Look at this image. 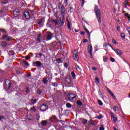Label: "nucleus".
Masks as SVG:
<instances>
[{"label":"nucleus","mask_w":130,"mask_h":130,"mask_svg":"<svg viewBox=\"0 0 130 130\" xmlns=\"http://www.w3.org/2000/svg\"><path fill=\"white\" fill-rule=\"evenodd\" d=\"M64 15H66V7H64V5L62 4L61 6V16L62 17V20L61 18H59V24L60 26H63L64 25Z\"/></svg>","instance_id":"obj_1"},{"label":"nucleus","mask_w":130,"mask_h":130,"mask_svg":"<svg viewBox=\"0 0 130 130\" xmlns=\"http://www.w3.org/2000/svg\"><path fill=\"white\" fill-rule=\"evenodd\" d=\"M94 11L98 22L99 24H101V11L100 9H98L97 5L94 6Z\"/></svg>","instance_id":"obj_2"},{"label":"nucleus","mask_w":130,"mask_h":130,"mask_svg":"<svg viewBox=\"0 0 130 130\" xmlns=\"http://www.w3.org/2000/svg\"><path fill=\"white\" fill-rule=\"evenodd\" d=\"M12 84H13L12 81H10V80H7L5 81L4 87L6 88V90H10V88H11Z\"/></svg>","instance_id":"obj_3"},{"label":"nucleus","mask_w":130,"mask_h":130,"mask_svg":"<svg viewBox=\"0 0 130 130\" xmlns=\"http://www.w3.org/2000/svg\"><path fill=\"white\" fill-rule=\"evenodd\" d=\"M48 109V106L46 104H43L41 105L40 110L41 112L46 111Z\"/></svg>","instance_id":"obj_4"},{"label":"nucleus","mask_w":130,"mask_h":130,"mask_svg":"<svg viewBox=\"0 0 130 130\" xmlns=\"http://www.w3.org/2000/svg\"><path fill=\"white\" fill-rule=\"evenodd\" d=\"M110 114H111V118L113 120V122L114 123H115L117 121V117L112 112H110Z\"/></svg>","instance_id":"obj_5"},{"label":"nucleus","mask_w":130,"mask_h":130,"mask_svg":"<svg viewBox=\"0 0 130 130\" xmlns=\"http://www.w3.org/2000/svg\"><path fill=\"white\" fill-rule=\"evenodd\" d=\"M23 17L25 18V19H26V20H31V19H32L30 18V13H29V12L28 11H25L23 13Z\"/></svg>","instance_id":"obj_6"},{"label":"nucleus","mask_w":130,"mask_h":130,"mask_svg":"<svg viewBox=\"0 0 130 130\" xmlns=\"http://www.w3.org/2000/svg\"><path fill=\"white\" fill-rule=\"evenodd\" d=\"M88 50L90 54V58H93V47L91 45L88 46Z\"/></svg>","instance_id":"obj_7"},{"label":"nucleus","mask_w":130,"mask_h":130,"mask_svg":"<svg viewBox=\"0 0 130 130\" xmlns=\"http://www.w3.org/2000/svg\"><path fill=\"white\" fill-rule=\"evenodd\" d=\"M34 67H36L37 68H41V66H42V63L40 61H37L33 62Z\"/></svg>","instance_id":"obj_8"},{"label":"nucleus","mask_w":130,"mask_h":130,"mask_svg":"<svg viewBox=\"0 0 130 130\" xmlns=\"http://www.w3.org/2000/svg\"><path fill=\"white\" fill-rule=\"evenodd\" d=\"M19 15H20V10L18 9H15L13 11V15L15 17H19Z\"/></svg>","instance_id":"obj_9"},{"label":"nucleus","mask_w":130,"mask_h":130,"mask_svg":"<svg viewBox=\"0 0 130 130\" xmlns=\"http://www.w3.org/2000/svg\"><path fill=\"white\" fill-rule=\"evenodd\" d=\"M73 58L75 61H79V52H77L75 54H74Z\"/></svg>","instance_id":"obj_10"},{"label":"nucleus","mask_w":130,"mask_h":130,"mask_svg":"<svg viewBox=\"0 0 130 130\" xmlns=\"http://www.w3.org/2000/svg\"><path fill=\"white\" fill-rule=\"evenodd\" d=\"M66 21L67 22L68 29L70 30V31H72V28H71V25H72V23L70 22V21L69 20V18H68V17H66Z\"/></svg>","instance_id":"obj_11"},{"label":"nucleus","mask_w":130,"mask_h":130,"mask_svg":"<svg viewBox=\"0 0 130 130\" xmlns=\"http://www.w3.org/2000/svg\"><path fill=\"white\" fill-rule=\"evenodd\" d=\"M67 97H68V99H69L71 101L74 100V99H75V98H76V96H75V95H74V94H73V93H70V94H68L67 95Z\"/></svg>","instance_id":"obj_12"},{"label":"nucleus","mask_w":130,"mask_h":130,"mask_svg":"<svg viewBox=\"0 0 130 130\" xmlns=\"http://www.w3.org/2000/svg\"><path fill=\"white\" fill-rule=\"evenodd\" d=\"M54 120H56V116H52L49 118L48 121L50 122V123H51V122L54 121Z\"/></svg>","instance_id":"obj_13"},{"label":"nucleus","mask_w":130,"mask_h":130,"mask_svg":"<svg viewBox=\"0 0 130 130\" xmlns=\"http://www.w3.org/2000/svg\"><path fill=\"white\" fill-rule=\"evenodd\" d=\"M69 7H70V13H73L74 12V5L72 4H69Z\"/></svg>","instance_id":"obj_14"},{"label":"nucleus","mask_w":130,"mask_h":130,"mask_svg":"<svg viewBox=\"0 0 130 130\" xmlns=\"http://www.w3.org/2000/svg\"><path fill=\"white\" fill-rule=\"evenodd\" d=\"M116 53L118 55H122V54H123V52H122V51H121L120 49H117Z\"/></svg>","instance_id":"obj_15"},{"label":"nucleus","mask_w":130,"mask_h":130,"mask_svg":"<svg viewBox=\"0 0 130 130\" xmlns=\"http://www.w3.org/2000/svg\"><path fill=\"white\" fill-rule=\"evenodd\" d=\"M44 22H45L44 19L42 18V19L38 20V25H41V24H43V23H44Z\"/></svg>","instance_id":"obj_16"},{"label":"nucleus","mask_w":130,"mask_h":130,"mask_svg":"<svg viewBox=\"0 0 130 130\" xmlns=\"http://www.w3.org/2000/svg\"><path fill=\"white\" fill-rule=\"evenodd\" d=\"M36 93L38 95H41V93H42V90L40 88H38Z\"/></svg>","instance_id":"obj_17"},{"label":"nucleus","mask_w":130,"mask_h":130,"mask_svg":"<svg viewBox=\"0 0 130 130\" xmlns=\"http://www.w3.org/2000/svg\"><path fill=\"white\" fill-rule=\"evenodd\" d=\"M84 30L86 32V33H87V34L89 35V38H90L91 36V34H90V31H89V30L87 29V27H86V26H84Z\"/></svg>","instance_id":"obj_18"},{"label":"nucleus","mask_w":130,"mask_h":130,"mask_svg":"<svg viewBox=\"0 0 130 130\" xmlns=\"http://www.w3.org/2000/svg\"><path fill=\"white\" fill-rule=\"evenodd\" d=\"M43 82L45 85H46L47 83H48V80H47V77H44V79H43Z\"/></svg>","instance_id":"obj_19"},{"label":"nucleus","mask_w":130,"mask_h":130,"mask_svg":"<svg viewBox=\"0 0 130 130\" xmlns=\"http://www.w3.org/2000/svg\"><path fill=\"white\" fill-rule=\"evenodd\" d=\"M62 58H57L56 59V62H57V63H62Z\"/></svg>","instance_id":"obj_20"},{"label":"nucleus","mask_w":130,"mask_h":130,"mask_svg":"<svg viewBox=\"0 0 130 130\" xmlns=\"http://www.w3.org/2000/svg\"><path fill=\"white\" fill-rule=\"evenodd\" d=\"M41 37V34H39L38 35L37 39H36L37 41H39V43H40L41 42V41H40V38Z\"/></svg>","instance_id":"obj_21"},{"label":"nucleus","mask_w":130,"mask_h":130,"mask_svg":"<svg viewBox=\"0 0 130 130\" xmlns=\"http://www.w3.org/2000/svg\"><path fill=\"white\" fill-rule=\"evenodd\" d=\"M9 3V1L8 0H2L1 1V4L2 5H7Z\"/></svg>","instance_id":"obj_22"},{"label":"nucleus","mask_w":130,"mask_h":130,"mask_svg":"<svg viewBox=\"0 0 130 130\" xmlns=\"http://www.w3.org/2000/svg\"><path fill=\"white\" fill-rule=\"evenodd\" d=\"M76 103L78 106H82V105H83V103H82V102L80 100L77 101Z\"/></svg>","instance_id":"obj_23"},{"label":"nucleus","mask_w":130,"mask_h":130,"mask_svg":"<svg viewBox=\"0 0 130 130\" xmlns=\"http://www.w3.org/2000/svg\"><path fill=\"white\" fill-rule=\"evenodd\" d=\"M52 38V36H51V34H48L47 35V39L48 40H51Z\"/></svg>","instance_id":"obj_24"},{"label":"nucleus","mask_w":130,"mask_h":130,"mask_svg":"<svg viewBox=\"0 0 130 130\" xmlns=\"http://www.w3.org/2000/svg\"><path fill=\"white\" fill-rule=\"evenodd\" d=\"M22 62L25 65L27 66V67H29L30 66V64L28 62V61L25 60H22Z\"/></svg>","instance_id":"obj_25"},{"label":"nucleus","mask_w":130,"mask_h":130,"mask_svg":"<svg viewBox=\"0 0 130 130\" xmlns=\"http://www.w3.org/2000/svg\"><path fill=\"white\" fill-rule=\"evenodd\" d=\"M82 122L83 124H87V122H88V120L86 119H82Z\"/></svg>","instance_id":"obj_26"},{"label":"nucleus","mask_w":130,"mask_h":130,"mask_svg":"<svg viewBox=\"0 0 130 130\" xmlns=\"http://www.w3.org/2000/svg\"><path fill=\"white\" fill-rule=\"evenodd\" d=\"M42 125H44V126H46V125H47V122L46 121V120H43L42 121Z\"/></svg>","instance_id":"obj_27"},{"label":"nucleus","mask_w":130,"mask_h":130,"mask_svg":"<svg viewBox=\"0 0 130 130\" xmlns=\"http://www.w3.org/2000/svg\"><path fill=\"white\" fill-rule=\"evenodd\" d=\"M7 38H8V35L7 34L5 35H4L2 36V39H3L4 40H7Z\"/></svg>","instance_id":"obj_28"},{"label":"nucleus","mask_w":130,"mask_h":130,"mask_svg":"<svg viewBox=\"0 0 130 130\" xmlns=\"http://www.w3.org/2000/svg\"><path fill=\"white\" fill-rule=\"evenodd\" d=\"M128 3V1L127 0H126L124 2V8H126L127 7V4Z\"/></svg>","instance_id":"obj_29"},{"label":"nucleus","mask_w":130,"mask_h":130,"mask_svg":"<svg viewBox=\"0 0 130 130\" xmlns=\"http://www.w3.org/2000/svg\"><path fill=\"white\" fill-rule=\"evenodd\" d=\"M0 32H2L4 34H7V30L5 29L0 28Z\"/></svg>","instance_id":"obj_30"},{"label":"nucleus","mask_w":130,"mask_h":130,"mask_svg":"<svg viewBox=\"0 0 130 130\" xmlns=\"http://www.w3.org/2000/svg\"><path fill=\"white\" fill-rule=\"evenodd\" d=\"M107 60H108V57L107 56H104L103 57V61L104 62H107Z\"/></svg>","instance_id":"obj_31"},{"label":"nucleus","mask_w":130,"mask_h":130,"mask_svg":"<svg viewBox=\"0 0 130 130\" xmlns=\"http://www.w3.org/2000/svg\"><path fill=\"white\" fill-rule=\"evenodd\" d=\"M2 47H6L7 46V42H2Z\"/></svg>","instance_id":"obj_32"},{"label":"nucleus","mask_w":130,"mask_h":130,"mask_svg":"<svg viewBox=\"0 0 130 130\" xmlns=\"http://www.w3.org/2000/svg\"><path fill=\"white\" fill-rule=\"evenodd\" d=\"M71 76H72L73 79L76 78V74H75V72L73 71L71 72Z\"/></svg>","instance_id":"obj_33"},{"label":"nucleus","mask_w":130,"mask_h":130,"mask_svg":"<svg viewBox=\"0 0 130 130\" xmlns=\"http://www.w3.org/2000/svg\"><path fill=\"white\" fill-rule=\"evenodd\" d=\"M66 107L67 108H71L72 107V104H71V103H67L66 104Z\"/></svg>","instance_id":"obj_34"},{"label":"nucleus","mask_w":130,"mask_h":130,"mask_svg":"<svg viewBox=\"0 0 130 130\" xmlns=\"http://www.w3.org/2000/svg\"><path fill=\"white\" fill-rule=\"evenodd\" d=\"M121 37H122V39H125V34L124 32L121 33Z\"/></svg>","instance_id":"obj_35"},{"label":"nucleus","mask_w":130,"mask_h":130,"mask_svg":"<svg viewBox=\"0 0 130 130\" xmlns=\"http://www.w3.org/2000/svg\"><path fill=\"white\" fill-rule=\"evenodd\" d=\"M110 95H112V97L113 98V99H114L115 100H116V97H115V95H114V93H113V92H111L110 93Z\"/></svg>","instance_id":"obj_36"},{"label":"nucleus","mask_w":130,"mask_h":130,"mask_svg":"<svg viewBox=\"0 0 130 130\" xmlns=\"http://www.w3.org/2000/svg\"><path fill=\"white\" fill-rule=\"evenodd\" d=\"M88 122L90 124H92V125H94V120H92V119H90Z\"/></svg>","instance_id":"obj_37"},{"label":"nucleus","mask_w":130,"mask_h":130,"mask_svg":"<svg viewBox=\"0 0 130 130\" xmlns=\"http://www.w3.org/2000/svg\"><path fill=\"white\" fill-rule=\"evenodd\" d=\"M52 20V22L53 23H55V25H57V24H58V22H57V20L55 19V20H53V19H51Z\"/></svg>","instance_id":"obj_38"},{"label":"nucleus","mask_w":130,"mask_h":130,"mask_svg":"<svg viewBox=\"0 0 130 130\" xmlns=\"http://www.w3.org/2000/svg\"><path fill=\"white\" fill-rule=\"evenodd\" d=\"M98 104L100 105V106H102L103 105V103H102V101L101 100H99L98 101Z\"/></svg>","instance_id":"obj_39"},{"label":"nucleus","mask_w":130,"mask_h":130,"mask_svg":"<svg viewBox=\"0 0 130 130\" xmlns=\"http://www.w3.org/2000/svg\"><path fill=\"white\" fill-rule=\"evenodd\" d=\"M99 81H100V80L99 79V78L96 77L95 79V82L99 84V83H100Z\"/></svg>","instance_id":"obj_40"},{"label":"nucleus","mask_w":130,"mask_h":130,"mask_svg":"<svg viewBox=\"0 0 130 130\" xmlns=\"http://www.w3.org/2000/svg\"><path fill=\"white\" fill-rule=\"evenodd\" d=\"M67 80H68V81H69V82H68ZM67 80L66 81V83H67V84L68 85H70V84H71V82L72 81V79H71L70 78H68V79H67Z\"/></svg>","instance_id":"obj_41"},{"label":"nucleus","mask_w":130,"mask_h":130,"mask_svg":"<svg viewBox=\"0 0 130 130\" xmlns=\"http://www.w3.org/2000/svg\"><path fill=\"white\" fill-rule=\"evenodd\" d=\"M61 5V3L60 2L58 4V8L59 10H60V12H61V7L60 8V6Z\"/></svg>","instance_id":"obj_42"},{"label":"nucleus","mask_w":130,"mask_h":130,"mask_svg":"<svg viewBox=\"0 0 130 130\" xmlns=\"http://www.w3.org/2000/svg\"><path fill=\"white\" fill-rule=\"evenodd\" d=\"M113 109L115 110V111H117L118 110V107H117V106L113 107Z\"/></svg>","instance_id":"obj_43"},{"label":"nucleus","mask_w":130,"mask_h":130,"mask_svg":"<svg viewBox=\"0 0 130 130\" xmlns=\"http://www.w3.org/2000/svg\"><path fill=\"white\" fill-rule=\"evenodd\" d=\"M96 118L98 119H101V118H103V116L102 115L97 116Z\"/></svg>","instance_id":"obj_44"},{"label":"nucleus","mask_w":130,"mask_h":130,"mask_svg":"<svg viewBox=\"0 0 130 130\" xmlns=\"http://www.w3.org/2000/svg\"><path fill=\"white\" fill-rule=\"evenodd\" d=\"M12 39H13V38L11 37L7 38L6 39V41H11Z\"/></svg>","instance_id":"obj_45"},{"label":"nucleus","mask_w":130,"mask_h":130,"mask_svg":"<svg viewBox=\"0 0 130 130\" xmlns=\"http://www.w3.org/2000/svg\"><path fill=\"white\" fill-rule=\"evenodd\" d=\"M31 101L34 102H31L32 104H35L37 102V99L31 100Z\"/></svg>","instance_id":"obj_46"},{"label":"nucleus","mask_w":130,"mask_h":130,"mask_svg":"<svg viewBox=\"0 0 130 130\" xmlns=\"http://www.w3.org/2000/svg\"><path fill=\"white\" fill-rule=\"evenodd\" d=\"M31 110H32L33 111H34V112H36V108H35V107H32L31 108H30Z\"/></svg>","instance_id":"obj_47"},{"label":"nucleus","mask_w":130,"mask_h":130,"mask_svg":"<svg viewBox=\"0 0 130 130\" xmlns=\"http://www.w3.org/2000/svg\"><path fill=\"white\" fill-rule=\"evenodd\" d=\"M52 85H53L54 87H57V86H58V84H57V83L54 82V83H52Z\"/></svg>","instance_id":"obj_48"},{"label":"nucleus","mask_w":130,"mask_h":130,"mask_svg":"<svg viewBox=\"0 0 130 130\" xmlns=\"http://www.w3.org/2000/svg\"><path fill=\"white\" fill-rule=\"evenodd\" d=\"M112 41L113 44H117L116 41H115V40H114V39H112Z\"/></svg>","instance_id":"obj_49"},{"label":"nucleus","mask_w":130,"mask_h":130,"mask_svg":"<svg viewBox=\"0 0 130 130\" xmlns=\"http://www.w3.org/2000/svg\"><path fill=\"white\" fill-rule=\"evenodd\" d=\"M105 129V128H104V126L103 125H102L100 127V130H104Z\"/></svg>","instance_id":"obj_50"},{"label":"nucleus","mask_w":130,"mask_h":130,"mask_svg":"<svg viewBox=\"0 0 130 130\" xmlns=\"http://www.w3.org/2000/svg\"><path fill=\"white\" fill-rule=\"evenodd\" d=\"M110 60L112 61V62H114V61H115V59H114L113 57H111Z\"/></svg>","instance_id":"obj_51"},{"label":"nucleus","mask_w":130,"mask_h":130,"mask_svg":"<svg viewBox=\"0 0 130 130\" xmlns=\"http://www.w3.org/2000/svg\"><path fill=\"white\" fill-rule=\"evenodd\" d=\"M16 74H17V75H20V74H23V72H21L20 71H16Z\"/></svg>","instance_id":"obj_52"},{"label":"nucleus","mask_w":130,"mask_h":130,"mask_svg":"<svg viewBox=\"0 0 130 130\" xmlns=\"http://www.w3.org/2000/svg\"><path fill=\"white\" fill-rule=\"evenodd\" d=\"M69 113H70V111L69 110H67L65 111V114H66L67 115H68Z\"/></svg>","instance_id":"obj_53"},{"label":"nucleus","mask_w":130,"mask_h":130,"mask_svg":"<svg viewBox=\"0 0 130 130\" xmlns=\"http://www.w3.org/2000/svg\"><path fill=\"white\" fill-rule=\"evenodd\" d=\"M87 42H88V40H87L86 39H84L83 43H87Z\"/></svg>","instance_id":"obj_54"},{"label":"nucleus","mask_w":130,"mask_h":130,"mask_svg":"<svg viewBox=\"0 0 130 130\" xmlns=\"http://www.w3.org/2000/svg\"><path fill=\"white\" fill-rule=\"evenodd\" d=\"M107 45H108V43H105L103 44V47H105L106 46H107Z\"/></svg>","instance_id":"obj_55"},{"label":"nucleus","mask_w":130,"mask_h":130,"mask_svg":"<svg viewBox=\"0 0 130 130\" xmlns=\"http://www.w3.org/2000/svg\"><path fill=\"white\" fill-rule=\"evenodd\" d=\"M81 6L83 7L84 6V4H85V0H82Z\"/></svg>","instance_id":"obj_56"},{"label":"nucleus","mask_w":130,"mask_h":130,"mask_svg":"<svg viewBox=\"0 0 130 130\" xmlns=\"http://www.w3.org/2000/svg\"><path fill=\"white\" fill-rule=\"evenodd\" d=\"M117 30L118 31H120V26H119V25H118V26H117Z\"/></svg>","instance_id":"obj_57"},{"label":"nucleus","mask_w":130,"mask_h":130,"mask_svg":"<svg viewBox=\"0 0 130 130\" xmlns=\"http://www.w3.org/2000/svg\"><path fill=\"white\" fill-rule=\"evenodd\" d=\"M2 119H5V116H0V120H2Z\"/></svg>","instance_id":"obj_58"},{"label":"nucleus","mask_w":130,"mask_h":130,"mask_svg":"<svg viewBox=\"0 0 130 130\" xmlns=\"http://www.w3.org/2000/svg\"><path fill=\"white\" fill-rule=\"evenodd\" d=\"M30 58V57L28 55L25 56V59L26 60H28V59H29Z\"/></svg>","instance_id":"obj_59"},{"label":"nucleus","mask_w":130,"mask_h":130,"mask_svg":"<svg viewBox=\"0 0 130 130\" xmlns=\"http://www.w3.org/2000/svg\"><path fill=\"white\" fill-rule=\"evenodd\" d=\"M107 90L108 92H109V93H111V92H112V91H111V90H110V89L109 88H108V87L107 88Z\"/></svg>","instance_id":"obj_60"},{"label":"nucleus","mask_w":130,"mask_h":130,"mask_svg":"<svg viewBox=\"0 0 130 130\" xmlns=\"http://www.w3.org/2000/svg\"><path fill=\"white\" fill-rule=\"evenodd\" d=\"M38 54L39 55H40V57L43 56V54L42 53H39Z\"/></svg>","instance_id":"obj_61"},{"label":"nucleus","mask_w":130,"mask_h":130,"mask_svg":"<svg viewBox=\"0 0 130 130\" xmlns=\"http://www.w3.org/2000/svg\"><path fill=\"white\" fill-rule=\"evenodd\" d=\"M93 71H97V69H96V67H92Z\"/></svg>","instance_id":"obj_62"},{"label":"nucleus","mask_w":130,"mask_h":130,"mask_svg":"<svg viewBox=\"0 0 130 130\" xmlns=\"http://www.w3.org/2000/svg\"><path fill=\"white\" fill-rule=\"evenodd\" d=\"M81 35H85V31H81L80 32Z\"/></svg>","instance_id":"obj_63"},{"label":"nucleus","mask_w":130,"mask_h":130,"mask_svg":"<svg viewBox=\"0 0 130 130\" xmlns=\"http://www.w3.org/2000/svg\"><path fill=\"white\" fill-rule=\"evenodd\" d=\"M64 67L65 68H68V63H64Z\"/></svg>","instance_id":"obj_64"}]
</instances>
